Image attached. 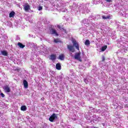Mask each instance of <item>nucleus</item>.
<instances>
[{
  "instance_id": "obj_30",
  "label": "nucleus",
  "mask_w": 128,
  "mask_h": 128,
  "mask_svg": "<svg viewBox=\"0 0 128 128\" xmlns=\"http://www.w3.org/2000/svg\"><path fill=\"white\" fill-rule=\"evenodd\" d=\"M105 60H106V58L103 56L102 57V62H104Z\"/></svg>"
},
{
  "instance_id": "obj_12",
  "label": "nucleus",
  "mask_w": 128,
  "mask_h": 128,
  "mask_svg": "<svg viewBox=\"0 0 128 128\" xmlns=\"http://www.w3.org/2000/svg\"><path fill=\"white\" fill-rule=\"evenodd\" d=\"M56 58V55L52 54L50 56V60H55Z\"/></svg>"
},
{
  "instance_id": "obj_3",
  "label": "nucleus",
  "mask_w": 128,
  "mask_h": 128,
  "mask_svg": "<svg viewBox=\"0 0 128 128\" xmlns=\"http://www.w3.org/2000/svg\"><path fill=\"white\" fill-rule=\"evenodd\" d=\"M74 58L75 60H76L79 62H82V58L80 57V52L76 53Z\"/></svg>"
},
{
  "instance_id": "obj_25",
  "label": "nucleus",
  "mask_w": 128,
  "mask_h": 128,
  "mask_svg": "<svg viewBox=\"0 0 128 128\" xmlns=\"http://www.w3.org/2000/svg\"><path fill=\"white\" fill-rule=\"evenodd\" d=\"M0 96H1L2 98H4V96H6L4 95V93H0Z\"/></svg>"
},
{
  "instance_id": "obj_5",
  "label": "nucleus",
  "mask_w": 128,
  "mask_h": 128,
  "mask_svg": "<svg viewBox=\"0 0 128 128\" xmlns=\"http://www.w3.org/2000/svg\"><path fill=\"white\" fill-rule=\"evenodd\" d=\"M3 89L4 90L5 92H10V88L8 86L6 85L3 87Z\"/></svg>"
},
{
  "instance_id": "obj_4",
  "label": "nucleus",
  "mask_w": 128,
  "mask_h": 128,
  "mask_svg": "<svg viewBox=\"0 0 128 128\" xmlns=\"http://www.w3.org/2000/svg\"><path fill=\"white\" fill-rule=\"evenodd\" d=\"M73 44V46H74L78 50H80V46L78 45V43L76 40H73L72 41Z\"/></svg>"
},
{
  "instance_id": "obj_23",
  "label": "nucleus",
  "mask_w": 128,
  "mask_h": 128,
  "mask_svg": "<svg viewBox=\"0 0 128 128\" xmlns=\"http://www.w3.org/2000/svg\"><path fill=\"white\" fill-rule=\"evenodd\" d=\"M92 24V26L93 28H96V24L92 22H90V23Z\"/></svg>"
},
{
  "instance_id": "obj_31",
  "label": "nucleus",
  "mask_w": 128,
  "mask_h": 128,
  "mask_svg": "<svg viewBox=\"0 0 128 128\" xmlns=\"http://www.w3.org/2000/svg\"><path fill=\"white\" fill-rule=\"evenodd\" d=\"M57 28H60V30H62V26H58Z\"/></svg>"
},
{
  "instance_id": "obj_33",
  "label": "nucleus",
  "mask_w": 128,
  "mask_h": 128,
  "mask_svg": "<svg viewBox=\"0 0 128 128\" xmlns=\"http://www.w3.org/2000/svg\"><path fill=\"white\" fill-rule=\"evenodd\" d=\"M120 16H124V14H120Z\"/></svg>"
},
{
  "instance_id": "obj_26",
  "label": "nucleus",
  "mask_w": 128,
  "mask_h": 128,
  "mask_svg": "<svg viewBox=\"0 0 128 128\" xmlns=\"http://www.w3.org/2000/svg\"><path fill=\"white\" fill-rule=\"evenodd\" d=\"M42 10V6H38V10Z\"/></svg>"
},
{
  "instance_id": "obj_1",
  "label": "nucleus",
  "mask_w": 128,
  "mask_h": 128,
  "mask_svg": "<svg viewBox=\"0 0 128 128\" xmlns=\"http://www.w3.org/2000/svg\"><path fill=\"white\" fill-rule=\"evenodd\" d=\"M56 120H58V116H56V114L54 113L49 118V120L50 122H54Z\"/></svg>"
},
{
  "instance_id": "obj_11",
  "label": "nucleus",
  "mask_w": 128,
  "mask_h": 128,
  "mask_svg": "<svg viewBox=\"0 0 128 128\" xmlns=\"http://www.w3.org/2000/svg\"><path fill=\"white\" fill-rule=\"evenodd\" d=\"M23 84L25 88H28V81L24 80Z\"/></svg>"
},
{
  "instance_id": "obj_15",
  "label": "nucleus",
  "mask_w": 128,
  "mask_h": 128,
  "mask_svg": "<svg viewBox=\"0 0 128 128\" xmlns=\"http://www.w3.org/2000/svg\"><path fill=\"white\" fill-rule=\"evenodd\" d=\"M14 14H16V12H11L9 14V18H14Z\"/></svg>"
},
{
  "instance_id": "obj_20",
  "label": "nucleus",
  "mask_w": 128,
  "mask_h": 128,
  "mask_svg": "<svg viewBox=\"0 0 128 128\" xmlns=\"http://www.w3.org/2000/svg\"><path fill=\"white\" fill-rule=\"evenodd\" d=\"M85 46H90V40H86L84 43Z\"/></svg>"
},
{
  "instance_id": "obj_21",
  "label": "nucleus",
  "mask_w": 128,
  "mask_h": 128,
  "mask_svg": "<svg viewBox=\"0 0 128 128\" xmlns=\"http://www.w3.org/2000/svg\"><path fill=\"white\" fill-rule=\"evenodd\" d=\"M21 110H22L23 112H26V106H22Z\"/></svg>"
},
{
  "instance_id": "obj_18",
  "label": "nucleus",
  "mask_w": 128,
  "mask_h": 128,
  "mask_svg": "<svg viewBox=\"0 0 128 128\" xmlns=\"http://www.w3.org/2000/svg\"><path fill=\"white\" fill-rule=\"evenodd\" d=\"M102 18H103V20H110V16H102Z\"/></svg>"
},
{
  "instance_id": "obj_35",
  "label": "nucleus",
  "mask_w": 128,
  "mask_h": 128,
  "mask_svg": "<svg viewBox=\"0 0 128 128\" xmlns=\"http://www.w3.org/2000/svg\"><path fill=\"white\" fill-rule=\"evenodd\" d=\"M30 44H32V43H30Z\"/></svg>"
},
{
  "instance_id": "obj_6",
  "label": "nucleus",
  "mask_w": 128,
  "mask_h": 128,
  "mask_svg": "<svg viewBox=\"0 0 128 128\" xmlns=\"http://www.w3.org/2000/svg\"><path fill=\"white\" fill-rule=\"evenodd\" d=\"M50 33L51 34H54L56 36H58V32H56V30L52 28L50 30Z\"/></svg>"
},
{
  "instance_id": "obj_19",
  "label": "nucleus",
  "mask_w": 128,
  "mask_h": 128,
  "mask_svg": "<svg viewBox=\"0 0 128 128\" xmlns=\"http://www.w3.org/2000/svg\"><path fill=\"white\" fill-rule=\"evenodd\" d=\"M18 46H19V48H24V46H26V45L23 44H22L20 43V42H18Z\"/></svg>"
},
{
  "instance_id": "obj_28",
  "label": "nucleus",
  "mask_w": 128,
  "mask_h": 128,
  "mask_svg": "<svg viewBox=\"0 0 128 128\" xmlns=\"http://www.w3.org/2000/svg\"><path fill=\"white\" fill-rule=\"evenodd\" d=\"M106 2H112V0H106Z\"/></svg>"
},
{
  "instance_id": "obj_24",
  "label": "nucleus",
  "mask_w": 128,
  "mask_h": 128,
  "mask_svg": "<svg viewBox=\"0 0 128 128\" xmlns=\"http://www.w3.org/2000/svg\"><path fill=\"white\" fill-rule=\"evenodd\" d=\"M60 39H54V42L58 44V42H60Z\"/></svg>"
},
{
  "instance_id": "obj_34",
  "label": "nucleus",
  "mask_w": 128,
  "mask_h": 128,
  "mask_svg": "<svg viewBox=\"0 0 128 128\" xmlns=\"http://www.w3.org/2000/svg\"><path fill=\"white\" fill-rule=\"evenodd\" d=\"M28 36H29V38H30V34H28Z\"/></svg>"
},
{
  "instance_id": "obj_8",
  "label": "nucleus",
  "mask_w": 128,
  "mask_h": 128,
  "mask_svg": "<svg viewBox=\"0 0 128 128\" xmlns=\"http://www.w3.org/2000/svg\"><path fill=\"white\" fill-rule=\"evenodd\" d=\"M82 24H90V20L88 19H84L82 20Z\"/></svg>"
},
{
  "instance_id": "obj_29",
  "label": "nucleus",
  "mask_w": 128,
  "mask_h": 128,
  "mask_svg": "<svg viewBox=\"0 0 128 128\" xmlns=\"http://www.w3.org/2000/svg\"><path fill=\"white\" fill-rule=\"evenodd\" d=\"M30 68H32V70H34V66L32 65L30 66Z\"/></svg>"
},
{
  "instance_id": "obj_7",
  "label": "nucleus",
  "mask_w": 128,
  "mask_h": 128,
  "mask_svg": "<svg viewBox=\"0 0 128 128\" xmlns=\"http://www.w3.org/2000/svg\"><path fill=\"white\" fill-rule=\"evenodd\" d=\"M67 48L68 50H69V52H74V46L71 45H68Z\"/></svg>"
},
{
  "instance_id": "obj_17",
  "label": "nucleus",
  "mask_w": 128,
  "mask_h": 128,
  "mask_svg": "<svg viewBox=\"0 0 128 128\" xmlns=\"http://www.w3.org/2000/svg\"><path fill=\"white\" fill-rule=\"evenodd\" d=\"M58 59L60 60H64V54H62L61 55H60Z\"/></svg>"
},
{
  "instance_id": "obj_16",
  "label": "nucleus",
  "mask_w": 128,
  "mask_h": 128,
  "mask_svg": "<svg viewBox=\"0 0 128 128\" xmlns=\"http://www.w3.org/2000/svg\"><path fill=\"white\" fill-rule=\"evenodd\" d=\"M56 70H62V66L60 63H58L56 64Z\"/></svg>"
},
{
  "instance_id": "obj_13",
  "label": "nucleus",
  "mask_w": 128,
  "mask_h": 128,
  "mask_svg": "<svg viewBox=\"0 0 128 128\" xmlns=\"http://www.w3.org/2000/svg\"><path fill=\"white\" fill-rule=\"evenodd\" d=\"M56 78L58 82H62V78H64V77L62 76V75H60L59 76H57Z\"/></svg>"
},
{
  "instance_id": "obj_32",
  "label": "nucleus",
  "mask_w": 128,
  "mask_h": 128,
  "mask_svg": "<svg viewBox=\"0 0 128 128\" xmlns=\"http://www.w3.org/2000/svg\"><path fill=\"white\" fill-rule=\"evenodd\" d=\"M30 22H32V20H29Z\"/></svg>"
},
{
  "instance_id": "obj_27",
  "label": "nucleus",
  "mask_w": 128,
  "mask_h": 128,
  "mask_svg": "<svg viewBox=\"0 0 128 128\" xmlns=\"http://www.w3.org/2000/svg\"><path fill=\"white\" fill-rule=\"evenodd\" d=\"M84 82H86V84H88V80L86 78L84 79Z\"/></svg>"
},
{
  "instance_id": "obj_2",
  "label": "nucleus",
  "mask_w": 128,
  "mask_h": 128,
  "mask_svg": "<svg viewBox=\"0 0 128 128\" xmlns=\"http://www.w3.org/2000/svg\"><path fill=\"white\" fill-rule=\"evenodd\" d=\"M99 18H100V15H96V16L91 15L88 17V20H98Z\"/></svg>"
},
{
  "instance_id": "obj_10",
  "label": "nucleus",
  "mask_w": 128,
  "mask_h": 128,
  "mask_svg": "<svg viewBox=\"0 0 128 128\" xmlns=\"http://www.w3.org/2000/svg\"><path fill=\"white\" fill-rule=\"evenodd\" d=\"M30 5L26 4V5H25L24 6V10H25V12H28V10H30Z\"/></svg>"
},
{
  "instance_id": "obj_9",
  "label": "nucleus",
  "mask_w": 128,
  "mask_h": 128,
  "mask_svg": "<svg viewBox=\"0 0 128 128\" xmlns=\"http://www.w3.org/2000/svg\"><path fill=\"white\" fill-rule=\"evenodd\" d=\"M1 54L2 56H8V51L6 50H3L0 51Z\"/></svg>"
},
{
  "instance_id": "obj_22",
  "label": "nucleus",
  "mask_w": 128,
  "mask_h": 128,
  "mask_svg": "<svg viewBox=\"0 0 128 128\" xmlns=\"http://www.w3.org/2000/svg\"><path fill=\"white\" fill-rule=\"evenodd\" d=\"M107 48H108V46H102L101 48L102 52H104V50H106Z\"/></svg>"
},
{
  "instance_id": "obj_14",
  "label": "nucleus",
  "mask_w": 128,
  "mask_h": 128,
  "mask_svg": "<svg viewBox=\"0 0 128 128\" xmlns=\"http://www.w3.org/2000/svg\"><path fill=\"white\" fill-rule=\"evenodd\" d=\"M6 26H10V28H11L12 26V24L10 21H8L5 23Z\"/></svg>"
}]
</instances>
